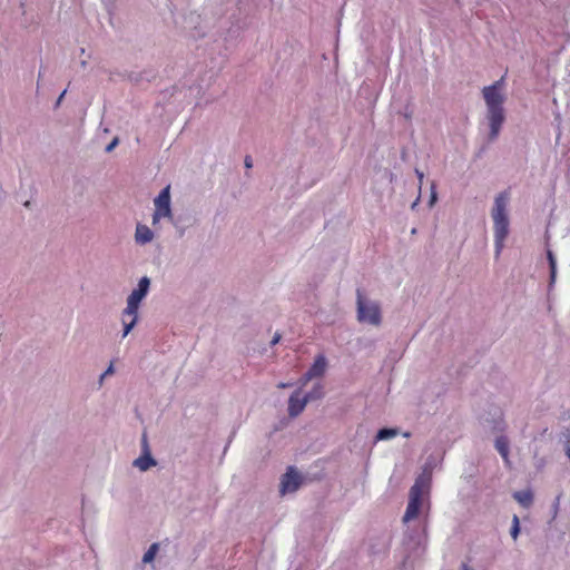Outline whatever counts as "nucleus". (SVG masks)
<instances>
[{
	"mask_svg": "<svg viewBox=\"0 0 570 570\" xmlns=\"http://www.w3.org/2000/svg\"><path fill=\"white\" fill-rule=\"evenodd\" d=\"M504 78L502 77L491 86L482 89V96L487 107L485 118L489 122V141H494L499 137L501 127L505 120L503 104L505 96L502 92Z\"/></svg>",
	"mask_w": 570,
	"mask_h": 570,
	"instance_id": "1",
	"label": "nucleus"
},
{
	"mask_svg": "<svg viewBox=\"0 0 570 570\" xmlns=\"http://www.w3.org/2000/svg\"><path fill=\"white\" fill-rule=\"evenodd\" d=\"M434 466L435 462L432 459H429L423 465L422 472L415 479L414 484L411 487L407 507L402 518L403 523H409L419 517L424 498L429 497L431 490Z\"/></svg>",
	"mask_w": 570,
	"mask_h": 570,
	"instance_id": "2",
	"label": "nucleus"
},
{
	"mask_svg": "<svg viewBox=\"0 0 570 570\" xmlns=\"http://www.w3.org/2000/svg\"><path fill=\"white\" fill-rule=\"evenodd\" d=\"M509 194L502 191L494 198V204L491 209V217L493 220L494 243H495V258H498L504 247V240L509 235Z\"/></svg>",
	"mask_w": 570,
	"mask_h": 570,
	"instance_id": "3",
	"label": "nucleus"
},
{
	"mask_svg": "<svg viewBox=\"0 0 570 570\" xmlns=\"http://www.w3.org/2000/svg\"><path fill=\"white\" fill-rule=\"evenodd\" d=\"M356 320L361 324L380 327L383 321L382 306L360 288L356 289Z\"/></svg>",
	"mask_w": 570,
	"mask_h": 570,
	"instance_id": "4",
	"label": "nucleus"
},
{
	"mask_svg": "<svg viewBox=\"0 0 570 570\" xmlns=\"http://www.w3.org/2000/svg\"><path fill=\"white\" fill-rule=\"evenodd\" d=\"M305 475L298 469L288 466L279 480V494L284 497L295 493L305 483Z\"/></svg>",
	"mask_w": 570,
	"mask_h": 570,
	"instance_id": "5",
	"label": "nucleus"
},
{
	"mask_svg": "<svg viewBox=\"0 0 570 570\" xmlns=\"http://www.w3.org/2000/svg\"><path fill=\"white\" fill-rule=\"evenodd\" d=\"M150 288V278L144 276L139 279L138 285L127 297L126 314L138 312L141 301L147 296Z\"/></svg>",
	"mask_w": 570,
	"mask_h": 570,
	"instance_id": "6",
	"label": "nucleus"
},
{
	"mask_svg": "<svg viewBox=\"0 0 570 570\" xmlns=\"http://www.w3.org/2000/svg\"><path fill=\"white\" fill-rule=\"evenodd\" d=\"M155 212L164 215L165 218H173L170 207V186H166L154 199Z\"/></svg>",
	"mask_w": 570,
	"mask_h": 570,
	"instance_id": "7",
	"label": "nucleus"
},
{
	"mask_svg": "<svg viewBox=\"0 0 570 570\" xmlns=\"http://www.w3.org/2000/svg\"><path fill=\"white\" fill-rule=\"evenodd\" d=\"M301 395V389H298L297 391H295L291 396H289V400H288V415L291 417H296L297 415H299L307 402L304 397H299Z\"/></svg>",
	"mask_w": 570,
	"mask_h": 570,
	"instance_id": "8",
	"label": "nucleus"
},
{
	"mask_svg": "<svg viewBox=\"0 0 570 570\" xmlns=\"http://www.w3.org/2000/svg\"><path fill=\"white\" fill-rule=\"evenodd\" d=\"M155 238L154 232L144 224H137L135 232V240L139 245H146Z\"/></svg>",
	"mask_w": 570,
	"mask_h": 570,
	"instance_id": "9",
	"label": "nucleus"
},
{
	"mask_svg": "<svg viewBox=\"0 0 570 570\" xmlns=\"http://www.w3.org/2000/svg\"><path fill=\"white\" fill-rule=\"evenodd\" d=\"M132 465L141 472H146L149 469L157 465V461L153 458L151 453H141L140 456L134 460Z\"/></svg>",
	"mask_w": 570,
	"mask_h": 570,
	"instance_id": "10",
	"label": "nucleus"
},
{
	"mask_svg": "<svg viewBox=\"0 0 570 570\" xmlns=\"http://www.w3.org/2000/svg\"><path fill=\"white\" fill-rule=\"evenodd\" d=\"M326 367H327L326 357L321 354L315 358V361H314L313 365L311 366V368L308 370V372L311 373V375L314 379L321 377L324 375Z\"/></svg>",
	"mask_w": 570,
	"mask_h": 570,
	"instance_id": "11",
	"label": "nucleus"
},
{
	"mask_svg": "<svg viewBox=\"0 0 570 570\" xmlns=\"http://www.w3.org/2000/svg\"><path fill=\"white\" fill-rule=\"evenodd\" d=\"M122 317H124V320H122V323H124L122 337H126L138 322V312H135L134 314H126L125 309H124Z\"/></svg>",
	"mask_w": 570,
	"mask_h": 570,
	"instance_id": "12",
	"label": "nucleus"
},
{
	"mask_svg": "<svg viewBox=\"0 0 570 570\" xmlns=\"http://www.w3.org/2000/svg\"><path fill=\"white\" fill-rule=\"evenodd\" d=\"M513 498L524 508H529L533 502V494L529 490L514 492Z\"/></svg>",
	"mask_w": 570,
	"mask_h": 570,
	"instance_id": "13",
	"label": "nucleus"
},
{
	"mask_svg": "<svg viewBox=\"0 0 570 570\" xmlns=\"http://www.w3.org/2000/svg\"><path fill=\"white\" fill-rule=\"evenodd\" d=\"M324 396L323 386L321 384H317L313 387L311 392H308L304 399L306 402L315 401L318 399H322Z\"/></svg>",
	"mask_w": 570,
	"mask_h": 570,
	"instance_id": "14",
	"label": "nucleus"
},
{
	"mask_svg": "<svg viewBox=\"0 0 570 570\" xmlns=\"http://www.w3.org/2000/svg\"><path fill=\"white\" fill-rule=\"evenodd\" d=\"M495 448L498 452L502 455V458L508 461L509 455V445L505 439L500 438L495 441Z\"/></svg>",
	"mask_w": 570,
	"mask_h": 570,
	"instance_id": "15",
	"label": "nucleus"
},
{
	"mask_svg": "<svg viewBox=\"0 0 570 570\" xmlns=\"http://www.w3.org/2000/svg\"><path fill=\"white\" fill-rule=\"evenodd\" d=\"M399 434L397 429H381L376 434V440H389Z\"/></svg>",
	"mask_w": 570,
	"mask_h": 570,
	"instance_id": "16",
	"label": "nucleus"
},
{
	"mask_svg": "<svg viewBox=\"0 0 570 570\" xmlns=\"http://www.w3.org/2000/svg\"><path fill=\"white\" fill-rule=\"evenodd\" d=\"M158 549H159V544L158 543H153L149 547V549L144 553L142 562L144 563H150L155 559Z\"/></svg>",
	"mask_w": 570,
	"mask_h": 570,
	"instance_id": "17",
	"label": "nucleus"
},
{
	"mask_svg": "<svg viewBox=\"0 0 570 570\" xmlns=\"http://www.w3.org/2000/svg\"><path fill=\"white\" fill-rule=\"evenodd\" d=\"M141 451L145 454L151 453L146 433H144L141 438Z\"/></svg>",
	"mask_w": 570,
	"mask_h": 570,
	"instance_id": "18",
	"label": "nucleus"
},
{
	"mask_svg": "<svg viewBox=\"0 0 570 570\" xmlns=\"http://www.w3.org/2000/svg\"><path fill=\"white\" fill-rule=\"evenodd\" d=\"M436 200H438V194H436V191H435V185H434V183H432V185H431V196H430V200H429V206H430V207H433V206H434V204L436 203Z\"/></svg>",
	"mask_w": 570,
	"mask_h": 570,
	"instance_id": "19",
	"label": "nucleus"
},
{
	"mask_svg": "<svg viewBox=\"0 0 570 570\" xmlns=\"http://www.w3.org/2000/svg\"><path fill=\"white\" fill-rule=\"evenodd\" d=\"M547 257L549 261L550 269H556V267H557L556 258H554L553 253L550 249L547 252Z\"/></svg>",
	"mask_w": 570,
	"mask_h": 570,
	"instance_id": "20",
	"label": "nucleus"
},
{
	"mask_svg": "<svg viewBox=\"0 0 570 570\" xmlns=\"http://www.w3.org/2000/svg\"><path fill=\"white\" fill-rule=\"evenodd\" d=\"M314 377L311 375V373L307 371L302 379L299 380L301 389L304 387Z\"/></svg>",
	"mask_w": 570,
	"mask_h": 570,
	"instance_id": "21",
	"label": "nucleus"
},
{
	"mask_svg": "<svg viewBox=\"0 0 570 570\" xmlns=\"http://www.w3.org/2000/svg\"><path fill=\"white\" fill-rule=\"evenodd\" d=\"M520 533V527H511L510 534L513 540H517Z\"/></svg>",
	"mask_w": 570,
	"mask_h": 570,
	"instance_id": "22",
	"label": "nucleus"
},
{
	"mask_svg": "<svg viewBox=\"0 0 570 570\" xmlns=\"http://www.w3.org/2000/svg\"><path fill=\"white\" fill-rule=\"evenodd\" d=\"M161 218H165L164 215L154 212L153 214V225H157Z\"/></svg>",
	"mask_w": 570,
	"mask_h": 570,
	"instance_id": "23",
	"label": "nucleus"
},
{
	"mask_svg": "<svg viewBox=\"0 0 570 570\" xmlns=\"http://www.w3.org/2000/svg\"><path fill=\"white\" fill-rule=\"evenodd\" d=\"M118 144V138H114L110 144L107 145L106 151L110 153Z\"/></svg>",
	"mask_w": 570,
	"mask_h": 570,
	"instance_id": "24",
	"label": "nucleus"
},
{
	"mask_svg": "<svg viewBox=\"0 0 570 570\" xmlns=\"http://www.w3.org/2000/svg\"><path fill=\"white\" fill-rule=\"evenodd\" d=\"M66 92H67V89H65V90L60 94V96L58 97V99H57V101H56V104H55V107H56V108H58V107L61 105V102H62V100H63V98H65Z\"/></svg>",
	"mask_w": 570,
	"mask_h": 570,
	"instance_id": "25",
	"label": "nucleus"
},
{
	"mask_svg": "<svg viewBox=\"0 0 570 570\" xmlns=\"http://www.w3.org/2000/svg\"><path fill=\"white\" fill-rule=\"evenodd\" d=\"M112 373H114V366H112V364H110V365L107 367V370L104 372V374L101 375V380H102L105 376L110 375V374H112Z\"/></svg>",
	"mask_w": 570,
	"mask_h": 570,
	"instance_id": "26",
	"label": "nucleus"
},
{
	"mask_svg": "<svg viewBox=\"0 0 570 570\" xmlns=\"http://www.w3.org/2000/svg\"><path fill=\"white\" fill-rule=\"evenodd\" d=\"M557 276V268L550 269V285L554 283Z\"/></svg>",
	"mask_w": 570,
	"mask_h": 570,
	"instance_id": "27",
	"label": "nucleus"
},
{
	"mask_svg": "<svg viewBox=\"0 0 570 570\" xmlns=\"http://www.w3.org/2000/svg\"><path fill=\"white\" fill-rule=\"evenodd\" d=\"M415 173L419 178L420 186H421L423 183L424 174L422 171H420L419 169H415Z\"/></svg>",
	"mask_w": 570,
	"mask_h": 570,
	"instance_id": "28",
	"label": "nucleus"
},
{
	"mask_svg": "<svg viewBox=\"0 0 570 570\" xmlns=\"http://www.w3.org/2000/svg\"><path fill=\"white\" fill-rule=\"evenodd\" d=\"M281 340V334L276 333L271 342L272 345H275L279 342Z\"/></svg>",
	"mask_w": 570,
	"mask_h": 570,
	"instance_id": "29",
	"label": "nucleus"
},
{
	"mask_svg": "<svg viewBox=\"0 0 570 570\" xmlns=\"http://www.w3.org/2000/svg\"><path fill=\"white\" fill-rule=\"evenodd\" d=\"M512 525L513 527H520V521H519V518L517 515H513V518H512Z\"/></svg>",
	"mask_w": 570,
	"mask_h": 570,
	"instance_id": "30",
	"label": "nucleus"
},
{
	"mask_svg": "<svg viewBox=\"0 0 570 570\" xmlns=\"http://www.w3.org/2000/svg\"><path fill=\"white\" fill-rule=\"evenodd\" d=\"M245 166H246L247 168H250V167H252V159H250L249 157H246V158H245Z\"/></svg>",
	"mask_w": 570,
	"mask_h": 570,
	"instance_id": "31",
	"label": "nucleus"
},
{
	"mask_svg": "<svg viewBox=\"0 0 570 570\" xmlns=\"http://www.w3.org/2000/svg\"><path fill=\"white\" fill-rule=\"evenodd\" d=\"M460 570H473L471 567H469L466 563H463L460 568Z\"/></svg>",
	"mask_w": 570,
	"mask_h": 570,
	"instance_id": "32",
	"label": "nucleus"
},
{
	"mask_svg": "<svg viewBox=\"0 0 570 570\" xmlns=\"http://www.w3.org/2000/svg\"><path fill=\"white\" fill-rule=\"evenodd\" d=\"M419 202H420V197H417V198L415 199V202L411 205V208H412V209H415V208H416V206H417V204H419Z\"/></svg>",
	"mask_w": 570,
	"mask_h": 570,
	"instance_id": "33",
	"label": "nucleus"
},
{
	"mask_svg": "<svg viewBox=\"0 0 570 570\" xmlns=\"http://www.w3.org/2000/svg\"><path fill=\"white\" fill-rule=\"evenodd\" d=\"M277 386H278L279 389H285V387H288V386H289V384H288V383H279Z\"/></svg>",
	"mask_w": 570,
	"mask_h": 570,
	"instance_id": "34",
	"label": "nucleus"
},
{
	"mask_svg": "<svg viewBox=\"0 0 570 570\" xmlns=\"http://www.w3.org/2000/svg\"><path fill=\"white\" fill-rule=\"evenodd\" d=\"M80 66H81V68H86L87 67V60H81L80 61Z\"/></svg>",
	"mask_w": 570,
	"mask_h": 570,
	"instance_id": "35",
	"label": "nucleus"
},
{
	"mask_svg": "<svg viewBox=\"0 0 570 570\" xmlns=\"http://www.w3.org/2000/svg\"><path fill=\"white\" fill-rule=\"evenodd\" d=\"M559 501H560V497H557L556 502H554V508H556V509H557V508H558V505H559Z\"/></svg>",
	"mask_w": 570,
	"mask_h": 570,
	"instance_id": "36",
	"label": "nucleus"
},
{
	"mask_svg": "<svg viewBox=\"0 0 570 570\" xmlns=\"http://www.w3.org/2000/svg\"><path fill=\"white\" fill-rule=\"evenodd\" d=\"M410 435H411V434H410V432H405V433H404V436H405V438H409Z\"/></svg>",
	"mask_w": 570,
	"mask_h": 570,
	"instance_id": "37",
	"label": "nucleus"
},
{
	"mask_svg": "<svg viewBox=\"0 0 570 570\" xmlns=\"http://www.w3.org/2000/svg\"><path fill=\"white\" fill-rule=\"evenodd\" d=\"M80 53H81V55H85V48H81V49H80Z\"/></svg>",
	"mask_w": 570,
	"mask_h": 570,
	"instance_id": "38",
	"label": "nucleus"
},
{
	"mask_svg": "<svg viewBox=\"0 0 570 570\" xmlns=\"http://www.w3.org/2000/svg\"><path fill=\"white\" fill-rule=\"evenodd\" d=\"M411 234H413V235H414V234H416V229H415V228H413V229L411 230Z\"/></svg>",
	"mask_w": 570,
	"mask_h": 570,
	"instance_id": "39",
	"label": "nucleus"
}]
</instances>
